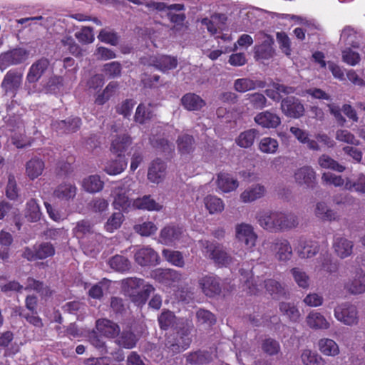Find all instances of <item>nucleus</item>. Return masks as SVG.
Segmentation results:
<instances>
[{
  "instance_id": "1",
  "label": "nucleus",
  "mask_w": 365,
  "mask_h": 365,
  "mask_svg": "<svg viewBox=\"0 0 365 365\" xmlns=\"http://www.w3.org/2000/svg\"><path fill=\"white\" fill-rule=\"evenodd\" d=\"M259 225L269 232H278L294 228L298 225L296 215L274 211H264L257 215Z\"/></svg>"
},
{
  "instance_id": "2",
  "label": "nucleus",
  "mask_w": 365,
  "mask_h": 365,
  "mask_svg": "<svg viewBox=\"0 0 365 365\" xmlns=\"http://www.w3.org/2000/svg\"><path fill=\"white\" fill-rule=\"evenodd\" d=\"M1 289L4 292H21L23 289L26 291H35L42 299H47L52 297L53 290L49 286L44 284L43 282L37 280L34 277L26 279V287H24L19 282L13 280L1 286Z\"/></svg>"
},
{
  "instance_id": "3",
  "label": "nucleus",
  "mask_w": 365,
  "mask_h": 365,
  "mask_svg": "<svg viewBox=\"0 0 365 365\" xmlns=\"http://www.w3.org/2000/svg\"><path fill=\"white\" fill-rule=\"evenodd\" d=\"M246 286L248 288V293L251 295L257 294L262 288H265L266 291L274 299H279L285 294L281 284L273 279L262 281L257 277L252 282L247 280Z\"/></svg>"
},
{
  "instance_id": "4",
  "label": "nucleus",
  "mask_w": 365,
  "mask_h": 365,
  "mask_svg": "<svg viewBox=\"0 0 365 365\" xmlns=\"http://www.w3.org/2000/svg\"><path fill=\"white\" fill-rule=\"evenodd\" d=\"M187 328H181L175 334L168 336L165 342V348L172 355L180 353L190 347L192 339Z\"/></svg>"
},
{
  "instance_id": "5",
  "label": "nucleus",
  "mask_w": 365,
  "mask_h": 365,
  "mask_svg": "<svg viewBox=\"0 0 365 365\" xmlns=\"http://www.w3.org/2000/svg\"><path fill=\"white\" fill-rule=\"evenodd\" d=\"M334 317L341 323L346 326L357 325L359 321L356 307L350 303H342L334 309Z\"/></svg>"
},
{
  "instance_id": "6",
  "label": "nucleus",
  "mask_w": 365,
  "mask_h": 365,
  "mask_svg": "<svg viewBox=\"0 0 365 365\" xmlns=\"http://www.w3.org/2000/svg\"><path fill=\"white\" fill-rule=\"evenodd\" d=\"M202 245L205 249L206 253L208 254L209 257L214 260L218 264L227 265L231 262V257L224 250L222 245L205 240L202 242Z\"/></svg>"
},
{
  "instance_id": "7",
  "label": "nucleus",
  "mask_w": 365,
  "mask_h": 365,
  "mask_svg": "<svg viewBox=\"0 0 365 365\" xmlns=\"http://www.w3.org/2000/svg\"><path fill=\"white\" fill-rule=\"evenodd\" d=\"M29 56L28 51L22 48H16L0 54V69L4 70L14 65L23 63Z\"/></svg>"
},
{
  "instance_id": "8",
  "label": "nucleus",
  "mask_w": 365,
  "mask_h": 365,
  "mask_svg": "<svg viewBox=\"0 0 365 365\" xmlns=\"http://www.w3.org/2000/svg\"><path fill=\"white\" fill-rule=\"evenodd\" d=\"M141 63L144 65L154 66L157 69L165 72L175 68L178 65V60L175 57L167 55H156L141 58Z\"/></svg>"
},
{
  "instance_id": "9",
  "label": "nucleus",
  "mask_w": 365,
  "mask_h": 365,
  "mask_svg": "<svg viewBox=\"0 0 365 365\" xmlns=\"http://www.w3.org/2000/svg\"><path fill=\"white\" fill-rule=\"evenodd\" d=\"M282 112L288 118H299L304 115V107L300 100L294 96H287L282 100Z\"/></svg>"
},
{
  "instance_id": "10",
  "label": "nucleus",
  "mask_w": 365,
  "mask_h": 365,
  "mask_svg": "<svg viewBox=\"0 0 365 365\" xmlns=\"http://www.w3.org/2000/svg\"><path fill=\"white\" fill-rule=\"evenodd\" d=\"M235 232L237 240L247 249H252L256 245L257 235L252 225L246 223L238 224L235 227Z\"/></svg>"
},
{
  "instance_id": "11",
  "label": "nucleus",
  "mask_w": 365,
  "mask_h": 365,
  "mask_svg": "<svg viewBox=\"0 0 365 365\" xmlns=\"http://www.w3.org/2000/svg\"><path fill=\"white\" fill-rule=\"evenodd\" d=\"M22 71L18 69H11L4 76L1 86L6 93L15 94L22 83Z\"/></svg>"
},
{
  "instance_id": "12",
  "label": "nucleus",
  "mask_w": 365,
  "mask_h": 365,
  "mask_svg": "<svg viewBox=\"0 0 365 365\" xmlns=\"http://www.w3.org/2000/svg\"><path fill=\"white\" fill-rule=\"evenodd\" d=\"M135 262L141 267L155 266L159 263V255L152 248L143 247L138 249L134 254Z\"/></svg>"
},
{
  "instance_id": "13",
  "label": "nucleus",
  "mask_w": 365,
  "mask_h": 365,
  "mask_svg": "<svg viewBox=\"0 0 365 365\" xmlns=\"http://www.w3.org/2000/svg\"><path fill=\"white\" fill-rule=\"evenodd\" d=\"M199 284L203 293L212 297L219 295L222 292V284L219 277L206 275L199 280Z\"/></svg>"
},
{
  "instance_id": "14",
  "label": "nucleus",
  "mask_w": 365,
  "mask_h": 365,
  "mask_svg": "<svg viewBox=\"0 0 365 365\" xmlns=\"http://www.w3.org/2000/svg\"><path fill=\"white\" fill-rule=\"evenodd\" d=\"M296 182L308 188H314L316 185V173L310 166H303L298 168L294 174Z\"/></svg>"
},
{
  "instance_id": "15",
  "label": "nucleus",
  "mask_w": 365,
  "mask_h": 365,
  "mask_svg": "<svg viewBox=\"0 0 365 365\" xmlns=\"http://www.w3.org/2000/svg\"><path fill=\"white\" fill-rule=\"evenodd\" d=\"M49 65L48 59L44 57L36 61L29 69L26 75V82L34 83L38 81L48 69Z\"/></svg>"
},
{
  "instance_id": "16",
  "label": "nucleus",
  "mask_w": 365,
  "mask_h": 365,
  "mask_svg": "<svg viewBox=\"0 0 365 365\" xmlns=\"http://www.w3.org/2000/svg\"><path fill=\"white\" fill-rule=\"evenodd\" d=\"M132 144V138L128 133L117 135L111 141L110 151L117 157H125V153Z\"/></svg>"
},
{
  "instance_id": "17",
  "label": "nucleus",
  "mask_w": 365,
  "mask_h": 365,
  "mask_svg": "<svg viewBox=\"0 0 365 365\" xmlns=\"http://www.w3.org/2000/svg\"><path fill=\"white\" fill-rule=\"evenodd\" d=\"M153 278L159 282L168 285L173 286V283L178 282L181 280V274L172 269H158L153 272Z\"/></svg>"
},
{
  "instance_id": "18",
  "label": "nucleus",
  "mask_w": 365,
  "mask_h": 365,
  "mask_svg": "<svg viewBox=\"0 0 365 365\" xmlns=\"http://www.w3.org/2000/svg\"><path fill=\"white\" fill-rule=\"evenodd\" d=\"M275 252L276 258L280 262H287L292 257V249L290 243L285 239H276L271 246Z\"/></svg>"
},
{
  "instance_id": "19",
  "label": "nucleus",
  "mask_w": 365,
  "mask_h": 365,
  "mask_svg": "<svg viewBox=\"0 0 365 365\" xmlns=\"http://www.w3.org/2000/svg\"><path fill=\"white\" fill-rule=\"evenodd\" d=\"M182 235L181 227L175 225H168L163 228L159 235L160 242L165 245H173L179 241Z\"/></svg>"
},
{
  "instance_id": "20",
  "label": "nucleus",
  "mask_w": 365,
  "mask_h": 365,
  "mask_svg": "<svg viewBox=\"0 0 365 365\" xmlns=\"http://www.w3.org/2000/svg\"><path fill=\"white\" fill-rule=\"evenodd\" d=\"M181 105L188 111H199L206 106V102L194 93H187L180 99Z\"/></svg>"
},
{
  "instance_id": "21",
  "label": "nucleus",
  "mask_w": 365,
  "mask_h": 365,
  "mask_svg": "<svg viewBox=\"0 0 365 365\" xmlns=\"http://www.w3.org/2000/svg\"><path fill=\"white\" fill-rule=\"evenodd\" d=\"M77 192V187L74 184L63 182L58 185L53 191V197L61 202L73 200Z\"/></svg>"
},
{
  "instance_id": "22",
  "label": "nucleus",
  "mask_w": 365,
  "mask_h": 365,
  "mask_svg": "<svg viewBox=\"0 0 365 365\" xmlns=\"http://www.w3.org/2000/svg\"><path fill=\"white\" fill-rule=\"evenodd\" d=\"M81 120L78 117L68 118L67 120H56L52 126L56 132L63 134L76 132L81 127Z\"/></svg>"
},
{
  "instance_id": "23",
  "label": "nucleus",
  "mask_w": 365,
  "mask_h": 365,
  "mask_svg": "<svg viewBox=\"0 0 365 365\" xmlns=\"http://www.w3.org/2000/svg\"><path fill=\"white\" fill-rule=\"evenodd\" d=\"M257 124L264 128H276L281 124V118L268 110L261 112L255 117Z\"/></svg>"
},
{
  "instance_id": "24",
  "label": "nucleus",
  "mask_w": 365,
  "mask_h": 365,
  "mask_svg": "<svg viewBox=\"0 0 365 365\" xmlns=\"http://www.w3.org/2000/svg\"><path fill=\"white\" fill-rule=\"evenodd\" d=\"M166 164L162 160L157 158L151 163L148 171V179L154 183H159L165 177Z\"/></svg>"
},
{
  "instance_id": "25",
  "label": "nucleus",
  "mask_w": 365,
  "mask_h": 365,
  "mask_svg": "<svg viewBox=\"0 0 365 365\" xmlns=\"http://www.w3.org/2000/svg\"><path fill=\"white\" fill-rule=\"evenodd\" d=\"M96 327L101 335L107 338H114L120 332L119 326L107 319H98L96 323Z\"/></svg>"
},
{
  "instance_id": "26",
  "label": "nucleus",
  "mask_w": 365,
  "mask_h": 365,
  "mask_svg": "<svg viewBox=\"0 0 365 365\" xmlns=\"http://www.w3.org/2000/svg\"><path fill=\"white\" fill-rule=\"evenodd\" d=\"M354 244L351 241L342 237H335L333 243L334 252L341 259L350 256L352 253Z\"/></svg>"
},
{
  "instance_id": "27",
  "label": "nucleus",
  "mask_w": 365,
  "mask_h": 365,
  "mask_svg": "<svg viewBox=\"0 0 365 365\" xmlns=\"http://www.w3.org/2000/svg\"><path fill=\"white\" fill-rule=\"evenodd\" d=\"M45 168L44 161L38 157L30 159L26 164V174L30 180H35L42 175Z\"/></svg>"
},
{
  "instance_id": "28",
  "label": "nucleus",
  "mask_w": 365,
  "mask_h": 365,
  "mask_svg": "<svg viewBox=\"0 0 365 365\" xmlns=\"http://www.w3.org/2000/svg\"><path fill=\"white\" fill-rule=\"evenodd\" d=\"M308 327L312 329H327L330 327L329 322L321 313L312 311L306 318Z\"/></svg>"
},
{
  "instance_id": "29",
  "label": "nucleus",
  "mask_w": 365,
  "mask_h": 365,
  "mask_svg": "<svg viewBox=\"0 0 365 365\" xmlns=\"http://www.w3.org/2000/svg\"><path fill=\"white\" fill-rule=\"evenodd\" d=\"M115 195L113 202L114 208L123 212L128 211L131 202L125 189L122 187H116L115 190Z\"/></svg>"
},
{
  "instance_id": "30",
  "label": "nucleus",
  "mask_w": 365,
  "mask_h": 365,
  "mask_svg": "<svg viewBox=\"0 0 365 365\" xmlns=\"http://www.w3.org/2000/svg\"><path fill=\"white\" fill-rule=\"evenodd\" d=\"M319 252V243L310 240L301 239L298 247V254L302 258H311Z\"/></svg>"
},
{
  "instance_id": "31",
  "label": "nucleus",
  "mask_w": 365,
  "mask_h": 365,
  "mask_svg": "<svg viewBox=\"0 0 365 365\" xmlns=\"http://www.w3.org/2000/svg\"><path fill=\"white\" fill-rule=\"evenodd\" d=\"M265 83L262 81H253L248 78H238L234 82V88L240 93H245L256 88H264Z\"/></svg>"
},
{
  "instance_id": "32",
  "label": "nucleus",
  "mask_w": 365,
  "mask_h": 365,
  "mask_svg": "<svg viewBox=\"0 0 365 365\" xmlns=\"http://www.w3.org/2000/svg\"><path fill=\"white\" fill-rule=\"evenodd\" d=\"M217 185L218 188L223 192H230L237 189L238 181L234 179L231 175L225 173H220L217 175Z\"/></svg>"
},
{
  "instance_id": "33",
  "label": "nucleus",
  "mask_w": 365,
  "mask_h": 365,
  "mask_svg": "<svg viewBox=\"0 0 365 365\" xmlns=\"http://www.w3.org/2000/svg\"><path fill=\"white\" fill-rule=\"evenodd\" d=\"M133 207L135 209L148 211H159L163 207L162 205L151 198L150 195H144L135 199L133 202Z\"/></svg>"
},
{
  "instance_id": "34",
  "label": "nucleus",
  "mask_w": 365,
  "mask_h": 365,
  "mask_svg": "<svg viewBox=\"0 0 365 365\" xmlns=\"http://www.w3.org/2000/svg\"><path fill=\"white\" fill-rule=\"evenodd\" d=\"M349 292L354 294H361L365 292V273L360 269L356 273L352 281L346 284Z\"/></svg>"
},
{
  "instance_id": "35",
  "label": "nucleus",
  "mask_w": 365,
  "mask_h": 365,
  "mask_svg": "<svg viewBox=\"0 0 365 365\" xmlns=\"http://www.w3.org/2000/svg\"><path fill=\"white\" fill-rule=\"evenodd\" d=\"M316 216L323 221H334L339 219V216L334 210L329 209L324 202H318L315 210Z\"/></svg>"
},
{
  "instance_id": "36",
  "label": "nucleus",
  "mask_w": 365,
  "mask_h": 365,
  "mask_svg": "<svg viewBox=\"0 0 365 365\" xmlns=\"http://www.w3.org/2000/svg\"><path fill=\"white\" fill-rule=\"evenodd\" d=\"M205 208L210 215L222 212L225 208L222 200L215 195H209L203 200Z\"/></svg>"
},
{
  "instance_id": "37",
  "label": "nucleus",
  "mask_w": 365,
  "mask_h": 365,
  "mask_svg": "<svg viewBox=\"0 0 365 365\" xmlns=\"http://www.w3.org/2000/svg\"><path fill=\"white\" fill-rule=\"evenodd\" d=\"M83 188L88 192L96 193L101 191L104 182L98 175H90L85 178L82 183Z\"/></svg>"
},
{
  "instance_id": "38",
  "label": "nucleus",
  "mask_w": 365,
  "mask_h": 365,
  "mask_svg": "<svg viewBox=\"0 0 365 365\" xmlns=\"http://www.w3.org/2000/svg\"><path fill=\"white\" fill-rule=\"evenodd\" d=\"M265 192L263 185H256L242 192L240 197L243 202H250L262 197Z\"/></svg>"
},
{
  "instance_id": "39",
  "label": "nucleus",
  "mask_w": 365,
  "mask_h": 365,
  "mask_svg": "<svg viewBox=\"0 0 365 365\" xmlns=\"http://www.w3.org/2000/svg\"><path fill=\"white\" fill-rule=\"evenodd\" d=\"M41 212L40 206L36 200L32 198L29 200L26 205L25 217L28 221L36 222L40 220Z\"/></svg>"
},
{
  "instance_id": "40",
  "label": "nucleus",
  "mask_w": 365,
  "mask_h": 365,
  "mask_svg": "<svg viewBox=\"0 0 365 365\" xmlns=\"http://www.w3.org/2000/svg\"><path fill=\"white\" fill-rule=\"evenodd\" d=\"M14 312L16 315L24 318L28 323L33 325L36 328L41 329L43 327V323L41 318L38 315L37 312L31 313L26 312L22 307H16Z\"/></svg>"
},
{
  "instance_id": "41",
  "label": "nucleus",
  "mask_w": 365,
  "mask_h": 365,
  "mask_svg": "<svg viewBox=\"0 0 365 365\" xmlns=\"http://www.w3.org/2000/svg\"><path fill=\"white\" fill-rule=\"evenodd\" d=\"M186 361L190 364L202 365L210 363L212 361V356L207 351L198 350L190 353L186 357Z\"/></svg>"
},
{
  "instance_id": "42",
  "label": "nucleus",
  "mask_w": 365,
  "mask_h": 365,
  "mask_svg": "<svg viewBox=\"0 0 365 365\" xmlns=\"http://www.w3.org/2000/svg\"><path fill=\"white\" fill-rule=\"evenodd\" d=\"M257 135L258 131L256 129L247 130L241 133L236 138V144L241 148H250L253 145Z\"/></svg>"
},
{
  "instance_id": "43",
  "label": "nucleus",
  "mask_w": 365,
  "mask_h": 365,
  "mask_svg": "<svg viewBox=\"0 0 365 365\" xmlns=\"http://www.w3.org/2000/svg\"><path fill=\"white\" fill-rule=\"evenodd\" d=\"M320 351L326 356H335L339 354L338 344L332 339H321L318 343Z\"/></svg>"
},
{
  "instance_id": "44",
  "label": "nucleus",
  "mask_w": 365,
  "mask_h": 365,
  "mask_svg": "<svg viewBox=\"0 0 365 365\" xmlns=\"http://www.w3.org/2000/svg\"><path fill=\"white\" fill-rule=\"evenodd\" d=\"M108 264L111 269L119 272H126L130 268L128 258L118 255L112 257L108 261Z\"/></svg>"
},
{
  "instance_id": "45",
  "label": "nucleus",
  "mask_w": 365,
  "mask_h": 365,
  "mask_svg": "<svg viewBox=\"0 0 365 365\" xmlns=\"http://www.w3.org/2000/svg\"><path fill=\"white\" fill-rule=\"evenodd\" d=\"M178 148L181 154H189L194 150V138L188 134L178 137L177 140Z\"/></svg>"
},
{
  "instance_id": "46",
  "label": "nucleus",
  "mask_w": 365,
  "mask_h": 365,
  "mask_svg": "<svg viewBox=\"0 0 365 365\" xmlns=\"http://www.w3.org/2000/svg\"><path fill=\"white\" fill-rule=\"evenodd\" d=\"M282 314L293 322H297L300 318V312L294 303L281 302L279 306Z\"/></svg>"
},
{
  "instance_id": "47",
  "label": "nucleus",
  "mask_w": 365,
  "mask_h": 365,
  "mask_svg": "<svg viewBox=\"0 0 365 365\" xmlns=\"http://www.w3.org/2000/svg\"><path fill=\"white\" fill-rule=\"evenodd\" d=\"M128 162L125 157H118V159L112 160L105 167V171L110 175L121 173L127 167Z\"/></svg>"
},
{
  "instance_id": "48",
  "label": "nucleus",
  "mask_w": 365,
  "mask_h": 365,
  "mask_svg": "<svg viewBox=\"0 0 365 365\" xmlns=\"http://www.w3.org/2000/svg\"><path fill=\"white\" fill-rule=\"evenodd\" d=\"M153 112L150 109V104L146 106L143 103H140L135 110L134 120L140 124H144L147 120L153 117Z\"/></svg>"
},
{
  "instance_id": "49",
  "label": "nucleus",
  "mask_w": 365,
  "mask_h": 365,
  "mask_svg": "<svg viewBox=\"0 0 365 365\" xmlns=\"http://www.w3.org/2000/svg\"><path fill=\"white\" fill-rule=\"evenodd\" d=\"M115 343L123 348L132 349L137 343L136 336L130 331H123L115 340Z\"/></svg>"
},
{
  "instance_id": "50",
  "label": "nucleus",
  "mask_w": 365,
  "mask_h": 365,
  "mask_svg": "<svg viewBox=\"0 0 365 365\" xmlns=\"http://www.w3.org/2000/svg\"><path fill=\"white\" fill-rule=\"evenodd\" d=\"M73 232L77 238L83 239L93 233V225L89 220H82L76 223Z\"/></svg>"
},
{
  "instance_id": "51",
  "label": "nucleus",
  "mask_w": 365,
  "mask_h": 365,
  "mask_svg": "<svg viewBox=\"0 0 365 365\" xmlns=\"http://www.w3.org/2000/svg\"><path fill=\"white\" fill-rule=\"evenodd\" d=\"M159 327L162 330L172 328L176 322V317L170 310H164L158 317Z\"/></svg>"
},
{
  "instance_id": "52",
  "label": "nucleus",
  "mask_w": 365,
  "mask_h": 365,
  "mask_svg": "<svg viewBox=\"0 0 365 365\" xmlns=\"http://www.w3.org/2000/svg\"><path fill=\"white\" fill-rule=\"evenodd\" d=\"M301 359L304 365H324V360L317 352L309 349L303 351Z\"/></svg>"
},
{
  "instance_id": "53",
  "label": "nucleus",
  "mask_w": 365,
  "mask_h": 365,
  "mask_svg": "<svg viewBox=\"0 0 365 365\" xmlns=\"http://www.w3.org/2000/svg\"><path fill=\"white\" fill-rule=\"evenodd\" d=\"M163 256L168 262L176 267H182L185 265L184 257L179 251L163 250Z\"/></svg>"
},
{
  "instance_id": "54",
  "label": "nucleus",
  "mask_w": 365,
  "mask_h": 365,
  "mask_svg": "<svg viewBox=\"0 0 365 365\" xmlns=\"http://www.w3.org/2000/svg\"><path fill=\"white\" fill-rule=\"evenodd\" d=\"M279 143L276 139L265 137L261 139L259 143V149L264 153L273 154L278 149Z\"/></svg>"
},
{
  "instance_id": "55",
  "label": "nucleus",
  "mask_w": 365,
  "mask_h": 365,
  "mask_svg": "<svg viewBox=\"0 0 365 365\" xmlns=\"http://www.w3.org/2000/svg\"><path fill=\"white\" fill-rule=\"evenodd\" d=\"M319 164L323 168L331 169L339 173L345 170V167L340 165L337 161L334 160L327 155H322L319 158Z\"/></svg>"
},
{
  "instance_id": "56",
  "label": "nucleus",
  "mask_w": 365,
  "mask_h": 365,
  "mask_svg": "<svg viewBox=\"0 0 365 365\" xmlns=\"http://www.w3.org/2000/svg\"><path fill=\"white\" fill-rule=\"evenodd\" d=\"M38 259H44L52 257L55 254V248L50 242H42L35 245Z\"/></svg>"
},
{
  "instance_id": "57",
  "label": "nucleus",
  "mask_w": 365,
  "mask_h": 365,
  "mask_svg": "<svg viewBox=\"0 0 365 365\" xmlns=\"http://www.w3.org/2000/svg\"><path fill=\"white\" fill-rule=\"evenodd\" d=\"M320 259L322 262L320 270L330 274L334 273L338 270V263L332 261L331 255L327 252L322 255Z\"/></svg>"
},
{
  "instance_id": "58",
  "label": "nucleus",
  "mask_w": 365,
  "mask_h": 365,
  "mask_svg": "<svg viewBox=\"0 0 365 365\" xmlns=\"http://www.w3.org/2000/svg\"><path fill=\"white\" fill-rule=\"evenodd\" d=\"M261 347L262 351L269 356L276 355L280 351L279 343L272 338H267L263 340Z\"/></svg>"
},
{
  "instance_id": "59",
  "label": "nucleus",
  "mask_w": 365,
  "mask_h": 365,
  "mask_svg": "<svg viewBox=\"0 0 365 365\" xmlns=\"http://www.w3.org/2000/svg\"><path fill=\"white\" fill-rule=\"evenodd\" d=\"M124 219L123 215L120 212H114L108 220L105 225L107 231L112 232L118 229Z\"/></svg>"
},
{
  "instance_id": "60",
  "label": "nucleus",
  "mask_w": 365,
  "mask_h": 365,
  "mask_svg": "<svg viewBox=\"0 0 365 365\" xmlns=\"http://www.w3.org/2000/svg\"><path fill=\"white\" fill-rule=\"evenodd\" d=\"M122 66L118 61H113L106 63L103 66V71L109 78L119 77L121 75Z\"/></svg>"
},
{
  "instance_id": "61",
  "label": "nucleus",
  "mask_w": 365,
  "mask_h": 365,
  "mask_svg": "<svg viewBox=\"0 0 365 365\" xmlns=\"http://www.w3.org/2000/svg\"><path fill=\"white\" fill-rule=\"evenodd\" d=\"M247 100L251 106L255 109H262L266 106L267 98L260 93L247 94Z\"/></svg>"
},
{
  "instance_id": "62",
  "label": "nucleus",
  "mask_w": 365,
  "mask_h": 365,
  "mask_svg": "<svg viewBox=\"0 0 365 365\" xmlns=\"http://www.w3.org/2000/svg\"><path fill=\"white\" fill-rule=\"evenodd\" d=\"M78 41L83 44L91 43L94 40L93 29L89 26H83L81 31L75 34Z\"/></svg>"
},
{
  "instance_id": "63",
  "label": "nucleus",
  "mask_w": 365,
  "mask_h": 365,
  "mask_svg": "<svg viewBox=\"0 0 365 365\" xmlns=\"http://www.w3.org/2000/svg\"><path fill=\"white\" fill-rule=\"evenodd\" d=\"M135 231L141 236H150L157 231L156 225L152 222H144L134 226Z\"/></svg>"
},
{
  "instance_id": "64",
  "label": "nucleus",
  "mask_w": 365,
  "mask_h": 365,
  "mask_svg": "<svg viewBox=\"0 0 365 365\" xmlns=\"http://www.w3.org/2000/svg\"><path fill=\"white\" fill-rule=\"evenodd\" d=\"M135 103L133 99H125L116 106L115 111L117 113L123 115L124 118H128L131 115Z\"/></svg>"
}]
</instances>
